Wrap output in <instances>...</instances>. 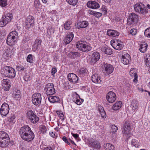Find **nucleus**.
<instances>
[{
    "label": "nucleus",
    "mask_w": 150,
    "mask_h": 150,
    "mask_svg": "<svg viewBox=\"0 0 150 150\" xmlns=\"http://www.w3.org/2000/svg\"><path fill=\"white\" fill-rule=\"evenodd\" d=\"M131 59L130 55L128 54L122 55L121 58V62L124 64H129Z\"/></svg>",
    "instance_id": "412c9836"
},
{
    "label": "nucleus",
    "mask_w": 150,
    "mask_h": 150,
    "mask_svg": "<svg viewBox=\"0 0 150 150\" xmlns=\"http://www.w3.org/2000/svg\"><path fill=\"white\" fill-rule=\"evenodd\" d=\"M27 115L28 119L32 123L35 124L39 120V117L31 110L27 112Z\"/></svg>",
    "instance_id": "9d476101"
},
{
    "label": "nucleus",
    "mask_w": 150,
    "mask_h": 150,
    "mask_svg": "<svg viewBox=\"0 0 150 150\" xmlns=\"http://www.w3.org/2000/svg\"><path fill=\"white\" fill-rule=\"evenodd\" d=\"M138 105L139 103L137 101L135 100L132 101L130 107L132 108L133 112H134L137 110Z\"/></svg>",
    "instance_id": "bb28decb"
},
{
    "label": "nucleus",
    "mask_w": 150,
    "mask_h": 150,
    "mask_svg": "<svg viewBox=\"0 0 150 150\" xmlns=\"http://www.w3.org/2000/svg\"><path fill=\"white\" fill-rule=\"evenodd\" d=\"M134 71V69H132L130 71L129 74L131 76L134 77V79L133 80V81L136 82L137 81V74Z\"/></svg>",
    "instance_id": "c9c22d12"
},
{
    "label": "nucleus",
    "mask_w": 150,
    "mask_h": 150,
    "mask_svg": "<svg viewBox=\"0 0 150 150\" xmlns=\"http://www.w3.org/2000/svg\"><path fill=\"white\" fill-rule=\"evenodd\" d=\"M122 106V103L120 101H119L116 103L112 106V109L115 110H117L120 109Z\"/></svg>",
    "instance_id": "2f4dec72"
},
{
    "label": "nucleus",
    "mask_w": 150,
    "mask_h": 150,
    "mask_svg": "<svg viewBox=\"0 0 150 150\" xmlns=\"http://www.w3.org/2000/svg\"><path fill=\"white\" fill-rule=\"evenodd\" d=\"M107 34L109 36L115 37L119 35V33L114 30H108L107 31Z\"/></svg>",
    "instance_id": "cd10ccee"
},
{
    "label": "nucleus",
    "mask_w": 150,
    "mask_h": 150,
    "mask_svg": "<svg viewBox=\"0 0 150 150\" xmlns=\"http://www.w3.org/2000/svg\"><path fill=\"white\" fill-rule=\"evenodd\" d=\"M73 97H76V100H74V102H75L78 105H80L83 101V100L80 99L79 95L76 92L74 93L72 95Z\"/></svg>",
    "instance_id": "5701e85b"
},
{
    "label": "nucleus",
    "mask_w": 150,
    "mask_h": 150,
    "mask_svg": "<svg viewBox=\"0 0 150 150\" xmlns=\"http://www.w3.org/2000/svg\"><path fill=\"white\" fill-rule=\"evenodd\" d=\"M144 34L146 36L150 38V28L146 29L145 30Z\"/></svg>",
    "instance_id": "a18cd8bd"
},
{
    "label": "nucleus",
    "mask_w": 150,
    "mask_h": 150,
    "mask_svg": "<svg viewBox=\"0 0 150 150\" xmlns=\"http://www.w3.org/2000/svg\"><path fill=\"white\" fill-rule=\"evenodd\" d=\"M107 101L110 103H112L116 99V95L115 93L112 91L109 92L106 96Z\"/></svg>",
    "instance_id": "2eb2a0df"
},
{
    "label": "nucleus",
    "mask_w": 150,
    "mask_h": 150,
    "mask_svg": "<svg viewBox=\"0 0 150 150\" xmlns=\"http://www.w3.org/2000/svg\"><path fill=\"white\" fill-rule=\"evenodd\" d=\"M26 59L28 62L30 63L33 62V60L32 55L31 54H29L27 57Z\"/></svg>",
    "instance_id": "49530a36"
},
{
    "label": "nucleus",
    "mask_w": 150,
    "mask_h": 150,
    "mask_svg": "<svg viewBox=\"0 0 150 150\" xmlns=\"http://www.w3.org/2000/svg\"><path fill=\"white\" fill-rule=\"evenodd\" d=\"M110 43L112 47L116 50H120L123 47L124 45L122 42L117 39L112 40Z\"/></svg>",
    "instance_id": "423d86ee"
},
{
    "label": "nucleus",
    "mask_w": 150,
    "mask_h": 150,
    "mask_svg": "<svg viewBox=\"0 0 150 150\" xmlns=\"http://www.w3.org/2000/svg\"><path fill=\"white\" fill-rule=\"evenodd\" d=\"M101 10H102L103 13H104V14H106L107 12V9L106 7L105 6H103Z\"/></svg>",
    "instance_id": "6e6d98bb"
},
{
    "label": "nucleus",
    "mask_w": 150,
    "mask_h": 150,
    "mask_svg": "<svg viewBox=\"0 0 150 150\" xmlns=\"http://www.w3.org/2000/svg\"><path fill=\"white\" fill-rule=\"evenodd\" d=\"M86 71L85 69H81L80 71H79V73L80 74H83L85 73Z\"/></svg>",
    "instance_id": "69168bd1"
},
{
    "label": "nucleus",
    "mask_w": 150,
    "mask_h": 150,
    "mask_svg": "<svg viewBox=\"0 0 150 150\" xmlns=\"http://www.w3.org/2000/svg\"><path fill=\"white\" fill-rule=\"evenodd\" d=\"M53 87V84L51 83H49L46 85L45 89L47 95H52L55 93V89Z\"/></svg>",
    "instance_id": "ddd939ff"
},
{
    "label": "nucleus",
    "mask_w": 150,
    "mask_h": 150,
    "mask_svg": "<svg viewBox=\"0 0 150 150\" xmlns=\"http://www.w3.org/2000/svg\"><path fill=\"white\" fill-rule=\"evenodd\" d=\"M131 130L130 123L128 121H126L124 124L123 134L128 135L129 134Z\"/></svg>",
    "instance_id": "4468645a"
},
{
    "label": "nucleus",
    "mask_w": 150,
    "mask_h": 150,
    "mask_svg": "<svg viewBox=\"0 0 150 150\" xmlns=\"http://www.w3.org/2000/svg\"><path fill=\"white\" fill-rule=\"evenodd\" d=\"M15 118V115H13L9 117L8 120L10 122H14V120Z\"/></svg>",
    "instance_id": "603ef678"
},
{
    "label": "nucleus",
    "mask_w": 150,
    "mask_h": 150,
    "mask_svg": "<svg viewBox=\"0 0 150 150\" xmlns=\"http://www.w3.org/2000/svg\"><path fill=\"white\" fill-rule=\"evenodd\" d=\"M90 144L91 146L94 147L96 149H100L101 147L100 144L98 142L96 141L91 142Z\"/></svg>",
    "instance_id": "4c0bfd02"
},
{
    "label": "nucleus",
    "mask_w": 150,
    "mask_h": 150,
    "mask_svg": "<svg viewBox=\"0 0 150 150\" xmlns=\"http://www.w3.org/2000/svg\"><path fill=\"white\" fill-rule=\"evenodd\" d=\"M9 36H11L12 38H13L17 40H18V34L16 31H13L11 32L8 35Z\"/></svg>",
    "instance_id": "e433bc0d"
},
{
    "label": "nucleus",
    "mask_w": 150,
    "mask_h": 150,
    "mask_svg": "<svg viewBox=\"0 0 150 150\" xmlns=\"http://www.w3.org/2000/svg\"><path fill=\"white\" fill-rule=\"evenodd\" d=\"M71 23L69 21H67L64 24V27L66 30H69L71 28Z\"/></svg>",
    "instance_id": "58836bf2"
},
{
    "label": "nucleus",
    "mask_w": 150,
    "mask_h": 150,
    "mask_svg": "<svg viewBox=\"0 0 150 150\" xmlns=\"http://www.w3.org/2000/svg\"><path fill=\"white\" fill-rule=\"evenodd\" d=\"M19 134L22 139L28 142L32 141L35 137L34 133L27 125L21 127L19 130Z\"/></svg>",
    "instance_id": "f257e3e1"
},
{
    "label": "nucleus",
    "mask_w": 150,
    "mask_h": 150,
    "mask_svg": "<svg viewBox=\"0 0 150 150\" xmlns=\"http://www.w3.org/2000/svg\"><path fill=\"white\" fill-rule=\"evenodd\" d=\"M17 70L19 71H24L25 69L24 67L21 65H20L16 66Z\"/></svg>",
    "instance_id": "09e8293b"
},
{
    "label": "nucleus",
    "mask_w": 150,
    "mask_h": 150,
    "mask_svg": "<svg viewBox=\"0 0 150 150\" xmlns=\"http://www.w3.org/2000/svg\"><path fill=\"white\" fill-rule=\"evenodd\" d=\"M100 57V54L98 52H94L88 59V62L91 64H94L99 60Z\"/></svg>",
    "instance_id": "1a4fd4ad"
},
{
    "label": "nucleus",
    "mask_w": 150,
    "mask_h": 150,
    "mask_svg": "<svg viewBox=\"0 0 150 150\" xmlns=\"http://www.w3.org/2000/svg\"><path fill=\"white\" fill-rule=\"evenodd\" d=\"M111 128V132H116L117 130V127L115 126V125H112Z\"/></svg>",
    "instance_id": "864d4df0"
},
{
    "label": "nucleus",
    "mask_w": 150,
    "mask_h": 150,
    "mask_svg": "<svg viewBox=\"0 0 150 150\" xmlns=\"http://www.w3.org/2000/svg\"><path fill=\"white\" fill-rule=\"evenodd\" d=\"M2 70L3 74L6 77L10 78H13L16 76L15 69L10 66H5Z\"/></svg>",
    "instance_id": "20e7f679"
},
{
    "label": "nucleus",
    "mask_w": 150,
    "mask_h": 150,
    "mask_svg": "<svg viewBox=\"0 0 150 150\" xmlns=\"http://www.w3.org/2000/svg\"><path fill=\"white\" fill-rule=\"evenodd\" d=\"M42 42V40L41 39H36L34 42V44L33 45L32 50L35 52L39 50L41 46Z\"/></svg>",
    "instance_id": "dca6fc26"
},
{
    "label": "nucleus",
    "mask_w": 150,
    "mask_h": 150,
    "mask_svg": "<svg viewBox=\"0 0 150 150\" xmlns=\"http://www.w3.org/2000/svg\"><path fill=\"white\" fill-rule=\"evenodd\" d=\"M12 18V14L11 13H8L2 18L0 21V26L1 27L5 26L9 22Z\"/></svg>",
    "instance_id": "0eeeda50"
},
{
    "label": "nucleus",
    "mask_w": 150,
    "mask_h": 150,
    "mask_svg": "<svg viewBox=\"0 0 150 150\" xmlns=\"http://www.w3.org/2000/svg\"><path fill=\"white\" fill-rule=\"evenodd\" d=\"M25 27L27 29H29V28L32 27L33 25V23H25Z\"/></svg>",
    "instance_id": "8fccbe9b"
},
{
    "label": "nucleus",
    "mask_w": 150,
    "mask_h": 150,
    "mask_svg": "<svg viewBox=\"0 0 150 150\" xmlns=\"http://www.w3.org/2000/svg\"><path fill=\"white\" fill-rule=\"evenodd\" d=\"M34 18L32 16H28L26 20L25 23H34Z\"/></svg>",
    "instance_id": "ea45409f"
},
{
    "label": "nucleus",
    "mask_w": 150,
    "mask_h": 150,
    "mask_svg": "<svg viewBox=\"0 0 150 150\" xmlns=\"http://www.w3.org/2000/svg\"><path fill=\"white\" fill-rule=\"evenodd\" d=\"M144 59L146 65L149 67V71L150 74V55L149 54H146Z\"/></svg>",
    "instance_id": "c85d7f7f"
},
{
    "label": "nucleus",
    "mask_w": 150,
    "mask_h": 150,
    "mask_svg": "<svg viewBox=\"0 0 150 150\" xmlns=\"http://www.w3.org/2000/svg\"><path fill=\"white\" fill-rule=\"evenodd\" d=\"M62 139L66 143H67L69 145L70 144V143L68 141L67 138L65 136H64L62 137Z\"/></svg>",
    "instance_id": "e2e57ef3"
},
{
    "label": "nucleus",
    "mask_w": 150,
    "mask_h": 150,
    "mask_svg": "<svg viewBox=\"0 0 150 150\" xmlns=\"http://www.w3.org/2000/svg\"><path fill=\"white\" fill-rule=\"evenodd\" d=\"M9 107L8 104L4 103L1 106L0 110V113L1 115L6 116L8 113Z\"/></svg>",
    "instance_id": "f8f14e48"
},
{
    "label": "nucleus",
    "mask_w": 150,
    "mask_h": 150,
    "mask_svg": "<svg viewBox=\"0 0 150 150\" xmlns=\"http://www.w3.org/2000/svg\"><path fill=\"white\" fill-rule=\"evenodd\" d=\"M17 40L8 35L6 41L7 44L8 45L12 46L14 45L16 43Z\"/></svg>",
    "instance_id": "b1692460"
},
{
    "label": "nucleus",
    "mask_w": 150,
    "mask_h": 150,
    "mask_svg": "<svg viewBox=\"0 0 150 150\" xmlns=\"http://www.w3.org/2000/svg\"><path fill=\"white\" fill-rule=\"evenodd\" d=\"M57 70L56 68H53L52 69L51 73L52 75H53L54 74L57 72Z\"/></svg>",
    "instance_id": "0e129e2a"
},
{
    "label": "nucleus",
    "mask_w": 150,
    "mask_h": 150,
    "mask_svg": "<svg viewBox=\"0 0 150 150\" xmlns=\"http://www.w3.org/2000/svg\"><path fill=\"white\" fill-rule=\"evenodd\" d=\"M48 100L51 103H54L58 102L59 101V98L57 96H50Z\"/></svg>",
    "instance_id": "7c9ffc66"
},
{
    "label": "nucleus",
    "mask_w": 150,
    "mask_h": 150,
    "mask_svg": "<svg viewBox=\"0 0 150 150\" xmlns=\"http://www.w3.org/2000/svg\"><path fill=\"white\" fill-rule=\"evenodd\" d=\"M2 83L4 89L6 91L9 90L11 87L10 81L8 79H4L2 81Z\"/></svg>",
    "instance_id": "f3484780"
},
{
    "label": "nucleus",
    "mask_w": 150,
    "mask_h": 150,
    "mask_svg": "<svg viewBox=\"0 0 150 150\" xmlns=\"http://www.w3.org/2000/svg\"><path fill=\"white\" fill-rule=\"evenodd\" d=\"M138 20V16L134 13H132L128 16L127 19V23L129 25L135 23L137 22Z\"/></svg>",
    "instance_id": "9b49d317"
},
{
    "label": "nucleus",
    "mask_w": 150,
    "mask_h": 150,
    "mask_svg": "<svg viewBox=\"0 0 150 150\" xmlns=\"http://www.w3.org/2000/svg\"><path fill=\"white\" fill-rule=\"evenodd\" d=\"M135 12L140 14L145 15L148 12V10L145 6L142 3H137L134 5Z\"/></svg>",
    "instance_id": "7ed1b4c3"
},
{
    "label": "nucleus",
    "mask_w": 150,
    "mask_h": 150,
    "mask_svg": "<svg viewBox=\"0 0 150 150\" xmlns=\"http://www.w3.org/2000/svg\"><path fill=\"white\" fill-rule=\"evenodd\" d=\"M101 50L103 52L107 54H111L112 53L111 49L109 47H103L101 49Z\"/></svg>",
    "instance_id": "c756f323"
},
{
    "label": "nucleus",
    "mask_w": 150,
    "mask_h": 150,
    "mask_svg": "<svg viewBox=\"0 0 150 150\" xmlns=\"http://www.w3.org/2000/svg\"><path fill=\"white\" fill-rule=\"evenodd\" d=\"M104 147L106 150H114V146L111 144L107 143L104 144Z\"/></svg>",
    "instance_id": "f704fd0d"
},
{
    "label": "nucleus",
    "mask_w": 150,
    "mask_h": 150,
    "mask_svg": "<svg viewBox=\"0 0 150 150\" xmlns=\"http://www.w3.org/2000/svg\"><path fill=\"white\" fill-rule=\"evenodd\" d=\"M101 117L103 118H105L106 117V113L104 110L100 113Z\"/></svg>",
    "instance_id": "052dcab7"
},
{
    "label": "nucleus",
    "mask_w": 150,
    "mask_h": 150,
    "mask_svg": "<svg viewBox=\"0 0 150 150\" xmlns=\"http://www.w3.org/2000/svg\"><path fill=\"white\" fill-rule=\"evenodd\" d=\"M87 5L88 7L92 9L98 8L100 7L99 4L95 1H88Z\"/></svg>",
    "instance_id": "a211bd4d"
},
{
    "label": "nucleus",
    "mask_w": 150,
    "mask_h": 150,
    "mask_svg": "<svg viewBox=\"0 0 150 150\" xmlns=\"http://www.w3.org/2000/svg\"><path fill=\"white\" fill-rule=\"evenodd\" d=\"M104 110L103 108L101 105H99L98 106V111L100 113L103 111Z\"/></svg>",
    "instance_id": "680f3d73"
},
{
    "label": "nucleus",
    "mask_w": 150,
    "mask_h": 150,
    "mask_svg": "<svg viewBox=\"0 0 150 150\" xmlns=\"http://www.w3.org/2000/svg\"><path fill=\"white\" fill-rule=\"evenodd\" d=\"M59 116L60 118L62 120H63L64 119V115L63 113H60L59 114Z\"/></svg>",
    "instance_id": "774afa93"
},
{
    "label": "nucleus",
    "mask_w": 150,
    "mask_h": 150,
    "mask_svg": "<svg viewBox=\"0 0 150 150\" xmlns=\"http://www.w3.org/2000/svg\"><path fill=\"white\" fill-rule=\"evenodd\" d=\"M83 43L84 42L82 41H78L76 43V47L79 50L83 52H85L90 50L91 49V47Z\"/></svg>",
    "instance_id": "39448f33"
},
{
    "label": "nucleus",
    "mask_w": 150,
    "mask_h": 150,
    "mask_svg": "<svg viewBox=\"0 0 150 150\" xmlns=\"http://www.w3.org/2000/svg\"><path fill=\"white\" fill-rule=\"evenodd\" d=\"M32 101L34 105L36 106H39L41 103L42 100L41 96L39 93H35L32 96Z\"/></svg>",
    "instance_id": "6e6552de"
},
{
    "label": "nucleus",
    "mask_w": 150,
    "mask_h": 150,
    "mask_svg": "<svg viewBox=\"0 0 150 150\" xmlns=\"http://www.w3.org/2000/svg\"><path fill=\"white\" fill-rule=\"evenodd\" d=\"M147 43H143L141 44L140 45V47L139 49L140 52L142 53L145 52L147 50Z\"/></svg>",
    "instance_id": "473e14b6"
},
{
    "label": "nucleus",
    "mask_w": 150,
    "mask_h": 150,
    "mask_svg": "<svg viewBox=\"0 0 150 150\" xmlns=\"http://www.w3.org/2000/svg\"><path fill=\"white\" fill-rule=\"evenodd\" d=\"M67 2L71 5H75L78 2V0H66Z\"/></svg>",
    "instance_id": "79ce46f5"
},
{
    "label": "nucleus",
    "mask_w": 150,
    "mask_h": 150,
    "mask_svg": "<svg viewBox=\"0 0 150 150\" xmlns=\"http://www.w3.org/2000/svg\"><path fill=\"white\" fill-rule=\"evenodd\" d=\"M9 138L7 133L4 131H0V146L2 147H6L9 144Z\"/></svg>",
    "instance_id": "f03ea898"
},
{
    "label": "nucleus",
    "mask_w": 150,
    "mask_h": 150,
    "mask_svg": "<svg viewBox=\"0 0 150 150\" xmlns=\"http://www.w3.org/2000/svg\"><path fill=\"white\" fill-rule=\"evenodd\" d=\"M24 80L26 81H30L31 79L30 77V76L27 74H26L24 76Z\"/></svg>",
    "instance_id": "3c124183"
},
{
    "label": "nucleus",
    "mask_w": 150,
    "mask_h": 150,
    "mask_svg": "<svg viewBox=\"0 0 150 150\" xmlns=\"http://www.w3.org/2000/svg\"><path fill=\"white\" fill-rule=\"evenodd\" d=\"M102 15V13L100 12H95L94 16L97 18L101 17Z\"/></svg>",
    "instance_id": "bf43d9fd"
},
{
    "label": "nucleus",
    "mask_w": 150,
    "mask_h": 150,
    "mask_svg": "<svg viewBox=\"0 0 150 150\" xmlns=\"http://www.w3.org/2000/svg\"><path fill=\"white\" fill-rule=\"evenodd\" d=\"M34 5L35 7L36 8L40 5L39 0H35L34 1Z\"/></svg>",
    "instance_id": "5fc2aeb1"
},
{
    "label": "nucleus",
    "mask_w": 150,
    "mask_h": 150,
    "mask_svg": "<svg viewBox=\"0 0 150 150\" xmlns=\"http://www.w3.org/2000/svg\"><path fill=\"white\" fill-rule=\"evenodd\" d=\"M69 56L71 58H75L76 57H79L80 54L78 52H71L69 54Z\"/></svg>",
    "instance_id": "72a5a7b5"
},
{
    "label": "nucleus",
    "mask_w": 150,
    "mask_h": 150,
    "mask_svg": "<svg viewBox=\"0 0 150 150\" xmlns=\"http://www.w3.org/2000/svg\"><path fill=\"white\" fill-rule=\"evenodd\" d=\"M10 55H9L7 53V52L6 51L5 53H4L3 56L5 59H8V58L10 57Z\"/></svg>",
    "instance_id": "13d9d810"
},
{
    "label": "nucleus",
    "mask_w": 150,
    "mask_h": 150,
    "mask_svg": "<svg viewBox=\"0 0 150 150\" xmlns=\"http://www.w3.org/2000/svg\"><path fill=\"white\" fill-rule=\"evenodd\" d=\"M74 38V34L72 32H70L68 33L65 37L64 40V42L65 45L70 43L72 40Z\"/></svg>",
    "instance_id": "aec40b11"
},
{
    "label": "nucleus",
    "mask_w": 150,
    "mask_h": 150,
    "mask_svg": "<svg viewBox=\"0 0 150 150\" xmlns=\"http://www.w3.org/2000/svg\"><path fill=\"white\" fill-rule=\"evenodd\" d=\"M67 78L68 80L72 83L77 82L78 80V77L73 73H70L68 74Z\"/></svg>",
    "instance_id": "6ab92c4d"
},
{
    "label": "nucleus",
    "mask_w": 150,
    "mask_h": 150,
    "mask_svg": "<svg viewBox=\"0 0 150 150\" xmlns=\"http://www.w3.org/2000/svg\"><path fill=\"white\" fill-rule=\"evenodd\" d=\"M7 5V0H0V5L2 7H4Z\"/></svg>",
    "instance_id": "de8ad7c7"
},
{
    "label": "nucleus",
    "mask_w": 150,
    "mask_h": 150,
    "mask_svg": "<svg viewBox=\"0 0 150 150\" xmlns=\"http://www.w3.org/2000/svg\"><path fill=\"white\" fill-rule=\"evenodd\" d=\"M105 70L108 74H111L113 71L114 68L113 66L110 64H106L104 65Z\"/></svg>",
    "instance_id": "4be33fe9"
},
{
    "label": "nucleus",
    "mask_w": 150,
    "mask_h": 150,
    "mask_svg": "<svg viewBox=\"0 0 150 150\" xmlns=\"http://www.w3.org/2000/svg\"><path fill=\"white\" fill-rule=\"evenodd\" d=\"M100 78L97 74H94L91 77V80L95 83H101L102 81Z\"/></svg>",
    "instance_id": "a878e982"
},
{
    "label": "nucleus",
    "mask_w": 150,
    "mask_h": 150,
    "mask_svg": "<svg viewBox=\"0 0 150 150\" xmlns=\"http://www.w3.org/2000/svg\"><path fill=\"white\" fill-rule=\"evenodd\" d=\"M88 25V22L86 21H80L77 23V28L78 29L80 28H86Z\"/></svg>",
    "instance_id": "393cba45"
},
{
    "label": "nucleus",
    "mask_w": 150,
    "mask_h": 150,
    "mask_svg": "<svg viewBox=\"0 0 150 150\" xmlns=\"http://www.w3.org/2000/svg\"><path fill=\"white\" fill-rule=\"evenodd\" d=\"M137 33V30L135 29H132L130 30V33L133 35H135Z\"/></svg>",
    "instance_id": "4d7b16f0"
},
{
    "label": "nucleus",
    "mask_w": 150,
    "mask_h": 150,
    "mask_svg": "<svg viewBox=\"0 0 150 150\" xmlns=\"http://www.w3.org/2000/svg\"><path fill=\"white\" fill-rule=\"evenodd\" d=\"M126 87L127 89L128 90H129L131 89L132 87V86L129 84H126Z\"/></svg>",
    "instance_id": "338daca9"
},
{
    "label": "nucleus",
    "mask_w": 150,
    "mask_h": 150,
    "mask_svg": "<svg viewBox=\"0 0 150 150\" xmlns=\"http://www.w3.org/2000/svg\"><path fill=\"white\" fill-rule=\"evenodd\" d=\"M41 132L43 134H45L46 133L47 129L46 127L43 125H41L40 127Z\"/></svg>",
    "instance_id": "37998d69"
},
{
    "label": "nucleus",
    "mask_w": 150,
    "mask_h": 150,
    "mask_svg": "<svg viewBox=\"0 0 150 150\" xmlns=\"http://www.w3.org/2000/svg\"><path fill=\"white\" fill-rule=\"evenodd\" d=\"M47 33L49 35H51L54 33V29L52 27H48L47 30Z\"/></svg>",
    "instance_id": "c03bdc74"
},
{
    "label": "nucleus",
    "mask_w": 150,
    "mask_h": 150,
    "mask_svg": "<svg viewBox=\"0 0 150 150\" xmlns=\"http://www.w3.org/2000/svg\"><path fill=\"white\" fill-rule=\"evenodd\" d=\"M131 144L132 145L134 146L135 147L138 148L139 147V143L137 140L135 139H132Z\"/></svg>",
    "instance_id": "a19ab883"
}]
</instances>
